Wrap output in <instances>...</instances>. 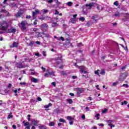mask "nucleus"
Returning <instances> with one entry per match:
<instances>
[{
    "label": "nucleus",
    "mask_w": 129,
    "mask_h": 129,
    "mask_svg": "<svg viewBox=\"0 0 129 129\" xmlns=\"http://www.w3.org/2000/svg\"><path fill=\"white\" fill-rule=\"evenodd\" d=\"M55 3H56V5H57V6L61 5V3H60L58 1V0H55Z\"/></svg>",
    "instance_id": "nucleus-35"
},
{
    "label": "nucleus",
    "mask_w": 129,
    "mask_h": 129,
    "mask_svg": "<svg viewBox=\"0 0 129 129\" xmlns=\"http://www.w3.org/2000/svg\"><path fill=\"white\" fill-rule=\"evenodd\" d=\"M108 125L110 126L111 128H112V127H114V126H115V125H113V124H108Z\"/></svg>",
    "instance_id": "nucleus-34"
},
{
    "label": "nucleus",
    "mask_w": 129,
    "mask_h": 129,
    "mask_svg": "<svg viewBox=\"0 0 129 129\" xmlns=\"http://www.w3.org/2000/svg\"><path fill=\"white\" fill-rule=\"evenodd\" d=\"M48 12H49V10H45V9L43 10L44 14H46V13H48Z\"/></svg>",
    "instance_id": "nucleus-50"
},
{
    "label": "nucleus",
    "mask_w": 129,
    "mask_h": 129,
    "mask_svg": "<svg viewBox=\"0 0 129 129\" xmlns=\"http://www.w3.org/2000/svg\"><path fill=\"white\" fill-rule=\"evenodd\" d=\"M64 46H67L68 48H73V44H72V43L70 42V40L67 39L66 40V43L64 44Z\"/></svg>",
    "instance_id": "nucleus-2"
},
{
    "label": "nucleus",
    "mask_w": 129,
    "mask_h": 129,
    "mask_svg": "<svg viewBox=\"0 0 129 129\" xmlns=\"http://www.w3.org/2000/svg\"><path fill=\"white\" fill-rule=\"evenodd\" d=\"M51 84L53 85L54 87H56V83L55 82L51 83Z\"/></svg>",
    "instance_id": "nucleus-52"
},
{
    "label": "nucleus",
    "mask_w": 129,
    "mask_h": 129,
    "mask_svg": "<svg viewBox=\"0 0 129 129\" xmlns=\"http://www.w3.org/2000/svg\"><path fill=\"white\" fill-rule=\"evenodd\" d=\"M79 20L82 22H84L85 21V18H84V17H81L79 18Z\"/></svg>",
    "instance_id": "nucleus-32"
},
{
    "label": "nucleus",
    "mask_w": 129,
    "mask_h": 129,
    "mask_svg": "<svg viewBox=\"0 0 129 129\" xmlns=\"http://www.w3.org/2000/svg\"><path fill=\"white\" fill-rule=\"evenodd\" d=\"M33 31L35 32L36 34H37V35L35 36L36 38H39V37H40V38H42V35L41 34V33L37 32V29L34 28L33 29Z\"/></svg>",
    "instance_id": "nucleus-10"
},
{
    "label": "nucleus",
    "mask_w": 129,
    "mask_h": 129,
    "mask_svg": "<svg viewBox=\"0 0 129 129\" xmlns=\"http://www.w3.org/2000/svg\"><path fill=\"white\" fill-rule=\"evenodd\" d=\"M12 6L14 7H16V6H17V4H15V3H12Z\"/></svg>",
    "instance_id": "nucleus-63"
},
{
    "label": "nucleus",
    "mask_w": 129,
    "mask_h": 129,
    "mask_svg": "<svg viewBox=\"0 0 129 129\" xmlns=\"http://www.w3.org/2000/svg\"><path fill=\"white\" fill-rule=\"evenodd\" d=\"M70 23H72V24H76V19L72 18L70 20Z\"/></svg>",
    "instance_id": "nucleus-15"
},
{
    "label": "nucleus",
    "mask_w": 129,
    "mask_h": 129,
    "mask_svg": "<svg viewBox=\"0 0 129 129\" xmlns=\"http://www.w3.org/2000/svg\"><path fill=\"white\" fill-rule=\"evenodd\" d=\"M82 118L83 120L85 119V115H84V114L82 115Z\"/></svg>",
    "instance_id": "nucleus-61"
},
{
    "label": "nucleus",
    "mask_w": 129,
    "mask_h": 129,
    "mask_svg": "<svg viewBox=\"0 0 129 129\" xmlns=\"http://www.w3.org/2000/svg\"><path fill=\"white\" fill-rule=\"evenodd\" d=\"M99 126H101V127H103L104 126V124L103 123H99L98 124Z\"/></svg>",
    "instance_id": "nucleus-45"
},
{
    "label": "nucleus",
    "mask_w": 129,
    "mask_h": 129,
    "mask_svg": "<svg viewBox=\"0 0 129 129\" xmlns=\"http://www.w3.org/2000/svg\"><path fill=\"white\" fill-rule=\"evenodd\" d=\"M46 55H47V52L46 51H43V55L44 56V57H46Z\"/></svg>",
    "instance_id": "nucleus-58"
},
{
    "label": "nucleus",
    "mask_w": 129,
    "mask_h": 129,
    "mask_svg": "<svg viewBox=\"0 0 129 129\" xmlns=\"http://www.w3.org/2000/svg\"><path fill=\"white\" fill-rule=\"evenodd\" d=\"M7 118L8 119H9L10 118H13V115H9Z\"/></svg>",
    "instance_id": "nucleus-41"
},
{
    "label": "nucleus",
    "mask_w": 129,
    "mask_h": 129,
    "mask_svg": "<svg viewBox=\"0 0 129 129\" xmlns=\"http://www.w3.org/2000/svg\"><path fill=\"white\" fill-rule=\"evenodd\" d=\"M47 72H48V74L49 75H52V74H54V72H49V70H47Z\"/></svg>",
    "instance_id": "nucleus-43"
},
{
    "label": "nucleus",
    "mask_w": 129,
    "mask_h": 129,
    "mask_svg": "<svg viewBox=\"0 0 129 129\" xmlns=\"http://www.w3.org/2000/svg\"><path fill=\"white\" fill-rule=\"evenodd\" d=\"M99 71H100V70H97V71H95V74H96V75H98L99 76Z\"/></svg>",
    "instance_id": "nucleus-30"
},
{
    "label": "nucleus",
    "mask_w": 129,
    "mask_h": 129,
    "mask_svg": "<svg viewBox=\"0 0 129 129\" xmlns=\"http://www.w3.org/2000/svg\"><path fill=\"white\" fill-rule=\"evenodd\" d=\"M39 129H47V126H45L44 125H41L38 126Z\"/></svg>",
    "instance_id": "nucleus-21"
},
{
    "label": "nucleus",
    "mask_w": 129,
    "mask_h": 129,
    "mask_svg": "<svg viewBox=\"0 0 129 129\" xmlns=\"http://www.w3.org/2000/svg\"><path fill=\"white\" fill-rule=\"evenodd\" d=\"M48 25L46 23H43L41 25V29H45V28H48Z\"/></svg>",
    "instance_id": "nucleus-16"
},
{
    "label": "nucleus",
    "mask_w": 129,
    "mask_h": 129,
    "mask_svg": "<svg viewBox=\"0 0 129 129\" xmlns=\"http://www.w3.org/2000/svg\"><path fill=\"white\" fill-rule=\"evenodd\" d=\"M59 121H60V122H63L64 123H66V120H65V119H64L62 118H60L59 119Z\"/></svg>",
    "instance_id": "nucleus-25"
},
{
    "label": "nucleus",
    "mask_w": 129,
    "mask_h": 129,
    "mask_svg": "<svg viewBox=\"0 0 129 129\" xmlns=\"http://www.w3.org/2000/svg\"><path fill=\"white\" fill-rule=\"evenodd\" d=\"M37 100H38V101H42V99L41 98V97H37Z\"/></svg>",
    "instance_id": "nucleus-55"
},
{
    "label": "nucleus",
    "mask_w": 129,
    "mask_h": 129,
    "mask_svg": "<svg viewBox=\"0 0 129 129\" xmlns=\"http://www.w3.org/2000/svg\"><path fill=\"white\" fill-rule=\"evenodd\" d=\"M32 123H33L34 125H35V126H38V123H39L38 121L33 120H32Z\"/></svg>",
    "instance_id": "nucleus-18"
},
{
    "label": "nucleus",
    "mask_w": 129,
    "mask_h": 129,
    "mask_svg": "<svg viewBox=\"0 0 129 129\" xmlns=\"http://www.w3.org/2000/svg\"><path fill=\"white\" fill-rule=\"evenodd\" d=\"M8 88H11V87H12V84L9 83L8 84Z\"/></svg>",
    "instance_id": "nucleus-62"
},
{
    "label": "nucleus",
    "mask_w": 129,
    "mask_h": 129,
    "mask_svg": "<svg viewBox=\"0 0 129 129\" xmlns=\"http://www.w3.org/2000/svg\"><path fill=\"white\" fill-rule=\"evenodd\" d=\"M39 20H41V21H44V20H45L44 17H39Z\"/></svg>",
    "instance_id": "nucleus-57"
},
{
    "label": "nucleus",
    "mask_w": 129,
    "mask_h": 129,
    "mask_svg": "<svg viewBox=\"0 0 129 129\" xmlns=\"http://www.w3.org/2000/svg\"><path fill=\"white\" fill-rule=\"evenodd\" d=\"M23 12H21V11H19L16 15L15 17L16 18H21L22 16H23Z\"/></svg>",
    "instance_id": "nucleus-11"
},
{
    "label": "nucleus",
    "mask_w": 129,
    "mask_h": 129,
    "mask_svg": "<svg viewBox=\"0 0 129 129\" xmlns=\"http://www.w3.org/2000/svg\"><path fill=\"white\" fill-rule=\"evenodd\" d=\"M122 20L123 21V22H127V18H126V17H125L122 19Z\"/></svg>",
    "instance_id": "nucleus-29"
},
{
    "label": "nucleus",
    "mask_w": 129,
    "mask_h": 129,
    "mask_svg": "<svg viewBox=\"0 0 129 129\" xmlns=\"http://www.w3.org/2000/svg\"><path fill=\"white\" fill-rule=\"evenodd\" d=\"M55 13H54V15H59V12H58V10H55Z\"/></svg>",
    "instance_id": "nucleus-51"
},
{
    "label": "nucleus",
    "mask_w": 129,
    "mask_h": 129,
    "mask_svg": "<svg viewBox=\"0 0 129 129\" xmlns=\"http://www.w3.org/2000/svg\"><path fill=\"white\" fill-rule=\"evenodd\" d=\"M81 46H83V44H82V43H80L78 44V48H80V47H81Z\"/></svg>",
    "instance_id": "nucleus-38"
},
{
    "label": "nucleus",
    "mask_w": 129,
    "mask_h": 129,
    "mask_svg": "<svg viewBox=\"0 0 129 129\" xmlns=\"http://www.w3.org/2000/svg\"><path fill=\"white\" fill-rule=\"evenodd\" d=\"M94 5V3H90V4H86V7H89V8H92Z\"/></svg>",
    "instance_id": "nucleus-17"
},
{
    "label": "nucleus",
    "mask_w": 129,
    "mask_h": 129,
    "mask_svg": "<svg viewBox=\"0 0 129 129\" xmlns=\"http://www.w3.org/2000/svg\"><path fill=\"white\" fill-rule=\"evenodd\" d=\"M67 101L69 103V104H72V103H73V100H72V99H67Z\"/></svg>",
    "instance_id": "nucleus-20"
},
{
    "label": "nucleus",
    "mask_w": 129,
    "mask_h": 129,
    "mask_svg": "<svg viewBox=\"0 0 129 129\" xmlns=\"http://www.w3.org/2000/svg\"><path fill=\"white\" fill-rule=\"evenodd\" d=\"M10 48H18L19 47V43L14 41L12 45H10Z\"/></svg>",
    "instance_id": "nucleus-4"
},
{
    "label": "nucleus",
    "mask_w": 129,
    "mask_h": 129,
    "mask_svg": "<svg viewBox=\"0 0 129 129\" xmlns=\"http://www.w3.org/2000/svg\"><path fill=\"white\" fill-rule=\"evenodd\" d=\"M76 18H77V14L74 15L73 19H76Z\"/></svg>",
    "instance_id": "nucleus-60"
},
{
    "label": "nucleus",
    "mask_w": 129,
    "mask_h": 129,
    "mask_svg": "<svg viewBox=\"0 0 129 129\" xmlns=\"http://www.w3.org/2000/svg\"><path fill=\"white\" fill-rule=\"evenodd\" d=\"M8 28H9V25H6L4 26L3 25H0V30L1 31H7L8 30Z\"/></svg>",
    "instance_id": "nucleus-6"
},
{
    "label": "nucleus",
    "mask_w": 129,
    "mask_h": 129,
    "mask_svg": "<svg viewBox=\"0 0 129 129\" xmlns=\"http://www.w3.org/2000/svg\"><path fill=\"white\" fill-rule=\"evenodd\" d=\"M123 104H127V102L126 101H124L123 102H121V105H123Z\"/></svg>",
    "instance_id": "nucleus-40"
},
{
    "label": "nucleus",
    "mask_w": 129,
    "mask_h": 129,
    "mask_svg": "<svg viewBox=\"0 0 129 129\" xmlns=\"http://www.w3.org/2000/svg\"><path fill=\"white\" fill-rule=\"evenodd\" d=\"M117 83H118L117 82L113 83V84H112L113 86H116V85H117Z\"/></svg>",
    "instance_id": "nucleus-48"
},
{
    "label": "nucleus",
    "mask_w": 129,
    "mask_h": 129,
    "mask_svg": "<svg viewBox=\"0 0 129 129\" xmlns=\"http://www.w3.org/2000/svg\"><path fill=\"white\" fill-rule=\"evenodd\" d=\"M60 39L61 41H65V39H64V37H62V36H61V37H60Z\"/></svg>",
    "instance_id": "nucleus-59"
},
{
    "label": "nucleus",
    "mask_w": 129,
    "mask_h": 129,
    "mask_svg": "<svg viewBox=\"0 0 129 129\" xmlns=\"http://www.w3.org/2000/svg\"><path fill=\"white\" fill-rule=\"evenodd\" d=\"M49 125V126H54L55 125V123L54 121L50 122Z\"/></svg>",
    "instance_id": "nucleus-24"
},
{
    "label": "nucleus",
    "mask_w": 129,
    "mask_h": 129,
    "mask_svg": "<svg viewBox=\"0 0 129 129\" xmlns=\"http://www.w3.org/2000/svg\"><path fill=\"white\" fill-rule=\"evenodd\" d=\"M32 14L33 19H36V15L40 14V11L38 10H35V12H32Z\"/></svg>",
    "instance_id": "nucleus-8"
},
{
    "label": "nucleus",
    "mask_w": 129,
    "mask_h": 129,
    "mask_svg": "<svg viewBox=\"0 0 129 129\" xmlns=\"http://www.w3.org/2000/svg\"><path fill=\"white\" fill-rule=\"evenodd\" d=\"M62 55L59 54L58 57H56L55 58V61H58V60H59L60 62H62Z\"/></svg>",
    "instance_id": "nucleus-13"
},
{
    "label": "nucleus",
    "mask_w": 129,
    "mask_h": 129,
    "mask_svg": "<svg viewBox=\"0 0 129 129\" xmlns=\"http://www.w3.org/2000/svg\"><path fill=\"white\" fill-rule=\"evenodd\" d=\"M0 13H3L4 14H7V13H8V12L6 9H1Z\"/></svg>",
    "instance_id": "nucleus-23"
},
{
    "label": "nucleus",
    "mask_w": 129,
    "mask_h": 129,
    "mask_svg": "<svg viewBox=\"0 0 129 129\" xmlns=\"http://www.w3.org/2000/svg\"><path fill=\"white\" fill-rule=\"evenodd\" d=\"M30 75H36V72H31Z\"/></svg>",
    "instance_id": "nucleus-64"
},
{
    "label": "nucleus",
    "mask_w": 129,
    "mask_h": 129,
    "mask_svg": "<svg viewBox=\"0 0 129 129\" xmlns=\"http://www.w3.org/2000/svg\"><path fill=\"white\" fill-rule=\"evenodd\" d=\"M37 22H38V20L36 19V20L34 21L33 24H34V25H37Z\"/></svg>",
    "instance_id": "nucleus-44"
},
{
    "label": "nucleus",
    "mask_w": 129,
    "mask_h": 129,
    "mask_svg": "<svg viewBox=\"0 0 129 129\" xmlns=\"http://www.w3.org/2000/svg\"><path fill=\"white\" fill-rule=\"evenodd\" d=\"M8 31L10 33H12V34H15V33L17 32V30L14 27H12L11 28L8 29Z\"/></svg>",
    "instance_id": "nucleus-9"
},
{
    "label": "nucleus",
    "mask_w": 129,
    "mask_h": 129,
    "mask_svg": "<svg viewBox=\"0 0 129 129\" xmlns=\"http://www.w3.org/2000/svg\"><path fill=\"white\" fill-rule=\"evenodd\" d=\"M26 19H27L28 20H30V19H31V16L30 15L26 16Z\"/></svg>",
    "instance_id": "nucleus-49"
},
{
    "label": "nucleus",
    "mask_w": 129,
    "mask_h": 129,
    "mask_svg": "<svg viewBox=\"0 0 129 129\" xmlns=\"http://www.w3.org/2000/svg\"><path fill=\"white\" fill-rule=\"evenodd\" d=\"M31 81L32 82H34V83H38V79L32 78L31 79Z\"/></svg>",
    "instance_id": "nucleus-19"
},
{
    "label": "nucleus",
    "mask_w": 129,
    "mask_h": 129,
    "mask_svg": "<svg viewBox=\"0 0 129 129\" xmlns=\"http://www.w3.org/2000/svg\"><path fill=\"white\" fill-rule=\"evenodd\" d=\"M106 122H107V123H108V124H111V122H113V120H107L106 121Z\"/></svg>",
    "instance_id": "nucleus-26"
},
{
    "label": "nucleus",
    "mask_w": 129,
    "mask_h": 129,
    "mask_svg": "<svg viewBox=\"0 0 129 129\" xmlns=\"http://www.w3.org/2000/svg\"><path fill=\"white\" fill-rule=\"evenodd\" d=\"M99 114L97 113L96 115L95 116V117L97 118V120L99 119Z\"/></svg>",
    "instance_id": "nucleus-36"
},
{
    "label": "nucleus",
    "mask_w": 129,
    "mask_h": 129,
    "mask_svg": "<svg viewBox=\"0 0 129 129\" xmlns=\"http://www.w3.org/2000/svg\"><path fill=\"white\" fill-rule=\"evenodd\" d=\"M67 119L70 121H71V120H74V118L72 117L71 116H68L67 117Z\"/></svg>",
    "instance_id": "nucleus-22"
},
{
    "label": "nucleus",
    "mask_w": 129,
    "mask_h": 129,
    "mask_svg": "<svg viewBox=\"0 0 129 129\" xmlns=\"http://www.w3.org/2000/svg\"><path fill=\"white\" fill-rule=\"evenodd\" d=\"M76 66L77 67H78V69H79L80 70V72H81V73H83L84 72V70L85 69V66H78V65H76Z\"/></svg>",
    "instance_id": "nucleus-7"
},
{
    "label": "nucleus",
    "mask_w": 129,
    "mask_h": 129,
    "mask_svg": "<svg viewBox=\"0 0 129 129\" xmlns=\"http://www.w3.org/2000/svg\"><path fill=\"white\" fill-rule=\"evenodd\" d=\"M26 84H27V83L26 82H20V85H26Z\"/></svg>",
    "instance_id": "nucleus-47"
},
{
    "label": "nucleus",
    "mask_w": 129,
    "mask_h": 129,
    "mask_svg": "<svg viewBox=\"0 0 129 129\" xmlns=\"http://www.w3.org/2000/svg\"><path fill=\"white\" fill-rule=\"evenodd\" d=\"M98 18V15H94L92 17V19L93 20V21H95V22H96L97 21V19H97Z\"/></svg>",
    "instance_id": "nucleus-14"
},
{
    "label": "nucleus",
    "mask_w": 129,
    "mask_h": 129,
    "mask_svg": "<svg viewBox=\"0 0 129 129\" xmlns=\"http://www.w3.org/2000/svg\"><path fill=\"white\" fill-rule=\"evenodd\" d=\"M114 16H115V17H119V16H120L119 13L115 14Z\"/></svg>",
    "instance_id": "nucleus-54"
},
{
    "label": "nucleus",
    "mask_w": 129,
    "mask_h": 129,
    "mask_svg": "<svg viewBox=\"0 0 129 129\" xmlns=\"http://www.w3.org/2000/svg\"><path fill=\"white\" fill-rule=\"evenodd\" d=\"M17 68L21 69L24 68V67L23 66V63L21 62H17Z\"/></svg>",
    "instance_id": "nucleus-12"
},
{
    "label": "nucleus",
    "mask_w": 129,
    "mask_h": 129,
    "mask_svg": "<svg viewBox=\"0 0 129 129\" xmlns=\"http://www.w3.org/2000/svg\"><path fill=\"white\" fill-rule=\"evenodd\" d=\"M58 26V24L56 22H54L52 24V27H57Z\"/></svg>",
    "instance_id": "nucleus-28"
},
{
    "label": "nucleus",
    "mask_w": 129,
    "mask_h": 129,
    "mask_svg": "<svg viewBox=\"0 0 129 129\" xmlns=\"http://www.w3.org/2000/svg\"><path fill=\"white\" fill-rule=\"evenodd\" d=\"M3 24H5L6 26H8V25H9V24L8 23V22L6 21H3Z\"/></svg>",
    "instance_id": "nucleus-56"
},
{
    "label": "nucleus",
    "mask_w": 129,
    "mask_h": 129,
    "mask_svg": "<svg viewBox=\"0 0 129 129\" xmlns=\"http://www.w3.org/2000/svg\"><path fill=\"white\" fill-rule=\"evenodd\" d=\"M44 77H49V73H45L44 75Z\"/></svg>",
    "instance_id": "nucleus-53"
},
{
    "label": "nucleus",
    "mask_w": 129,
    "mask_h": 129,
    "mask_svg": "<svg viewBox=\"0 0 129 129\" xmlns=\"http://www.w3.org/2000/svg\"><path fill=\"white\" fill-rule=\"evenodd\" d=\"M106 111H107V109L105 108L102 110V113H105V112H106Z\"/></svg>",
    "instance_id": "nucleus-46"
},
{
    "label": "nucleus",
    "mask_w": 129,
    "mask_h": 129,
    "mask_svg": "<svg viewBox=\"0 0 129 129\" xmlns=\"http://www.w3.org/2000/svg\"><path fill=\"white\" fill-rule=\"evenodd\" d=\"M85 89L83 88H77V94L80 95L81 93H83V92L85 91Z\"/></svg>",
    "instance_id": "nucleus-3"
},
{
    "label": "nucleus",
    "mask_w": 129,
    "mask_h": 129,
    "mask_svg": "<svg viewBox=\"0 0 129 129\" xmlns=\"http://www.w3.org/2000/svg\"><path fill=\"white\" fill-rule=\"evenodd\" d=\"M33 45H34V42L30 41V43L29 44V46H30V47H33Z\"/></svg>",
    "instance_id": "nucleus-37"
},
{
    "label": "nucleus",
    "mask_w": 129,
    "mask_h": 129,
    "mask_svg": "<svg viewBox=\"0 0 129 129\" xmlns=\"http://www.w3.org/2000/svg\"><path fill=\"white\" fill-rule=\"evenodd\" d=\"M128 76V73H127V72H125L123 73H121L120 75V77L119 78V79L120 80H121V81H123V80H124V79H125L126 78V77Z\"/></svg>",
    "instance_id": "nucleus-1"
},
{
    "label": "nucleus",
    "mask_w": 129,
    "mask_h": 129,
    "mask_svg": "<svg viewBox=\"0 0 129 129\" xmlns=\"http://www.w3.org/2000/svg\"><path fill=\"white\" fill-rule=\"evenodd\" d=\"M30 124V122H29L28 121H27L26 123H25L24 124V126H27V125H29Z\"/></svg>",
    "instance_id": "nucleus-39"
},
{
    "label": "nucleus",
    "mask_w": 129,
    "mask_h": 129,
    "mask_svg": "<svg viewBox=\"0 0 129 129\" xmlns=\"http://www.w3.org/2000/svg\"><path fill=\"white\" fill-rule=\"evenodd\" d=\"M113 5H114V6H116V7H118V2L115 1V2H114Z\"/></svg>",
    "instance_id": "nucleus-33"
},
{
    "label": "nucleus",
    "mask_w": 129,
    "mask_h": 129,
    "mask_svg": "<svg viewBox=\"0 0 129 129\" xmlns=\"http://www.w3.org/2000/svg\"><path fill=\"white\" fill-rule=\"evenodd\" d=\"M100 74H101L102 75H104V74H105V71L104 69L102 70Z\"/></svg>",
    "instance_id": "nucleus-27"
},
{
    "label": "nucleus",
    "mask_w": 129,
    "mask_h": 129,
    "mask_svg": "<svg viewBox=\"0 0 129 129\" xmlns=\"http://www.w3.org/2000/svg\"><path fill=\"white\" fill-rule=\"evenodd\" d=\"M73 3H72V2H68L67 3V5H68V6H69V7H71V6H72V4H73Z\"/></svg>",
    "instance_id": "nucleus-31"
},
{
    "label": "nucleus",
    "mask_w": 129,
    "mask_h": 129,
    "mask_svg": "<svg viewBox=\"0 0 129 129\" xmlns=\"http://www.w3.org/2000/svg\"><path fill=\"white\" fill-rule=\"evenodd\" d=\"M61 60L60 61H59V60H56V65H59V64H60L61 63Z\"/></svg>",
    "instance_id": "nucleus-42"
},
{
    "label": "nucleus",
    "mask_w": 129,
    "mask_h": 129,
    "mask_svg": "<svg viewBox=\"0 0 129 129\" xmlns=\"http://www.w3.org/2000/svg\"><path fill=\"white\" fill-rule=\"evenodd\" d=\"M20 24L21 26V30H23V31L26 30L27 27H26V23H25V22L22 21Z\"/></svg>",
    "instance_id": "nucleus-5"
}]
</instances>
